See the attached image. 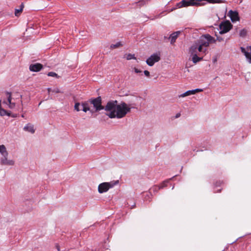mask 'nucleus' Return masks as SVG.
Segmentation results:
<instances>
[{
	"label": "nucleus",
	"mask_w": 251,
	"mask_h": 251,
	"mask_svg": "<svg viewBox=\"0 0 251 251\" xmlns=\"http://www.w3.org/2000/svg\"><path fill=\"white\" fill-rule=\"evenodd\" d=\"M104 108L105 115L110 119L123 118L130 112V107H127V104L125 102L118 104L116 100L108 101Z\"/></svg>",
	"instance_id": "nucleus-1"
},
{
	"label": "nucleus",
	"mask_w": 251,
	"mask_h": 251,
	"mask_svg": "<svg viewBox=\"0 0 251 251\" xmlns=\"http://www.w3.org/2000/svg\"><path fill=\"white\" fill-rule=\"evenodd\" d=\"M198 44L206 48L209 46L210 43H214L216 42L215 39L208 34L201 36L199 40L196 41Z\"/></svg>",
	"instance_id": "nucleus-2"
},
{
	"label": "nucleus",
	"mask_w": 251,
	"mask_h": 251,
	"mask_svg": "<svg viewBox=\"0 0 251 251\" xmlns=\"http://www.w3.org/2000/svg\"><path fill=\"white\" fill-rule=\"evenodd\" d=\"M118 180L112 181L109 182H103L98 186V192L101 194L107 192L110 188L113 187L115 185L118 184Z\"/></svg>",
	"instance_id": "nucleus-3"
},
{
	"label": "nucleus",
	"mask_w": 251,
	"mask_h": 251,
	"mask_svg": "<svg viewBox=\"0 0 251 251\" xmlns=\"http://www.w3.org/2000/svg\"><path fill=\"white\" fill-rule=\"evenodd\" d=\"M89 102L90 104H93L95 112H99L104 108V106L102 105V100L100 96L89 99Z\"/></svg>",
	"instance_id": "nucleus-4"
},
{
	"label": "nucleus",
	"mask_w": 251,
	"mask_h": 251,
	"mask_svg": "<svg viewBox=\"0 0 251 251\" xmlns=\"http://www.w3.org/2000/svg\"><path fill=\"white\" fill-rule=\"evenodd\" d=\"M201 3L197 0H182L180 2L176 3V8H180L184 7H188L190 6H199Z\"/></svg>",
	"instance_id": "nucleus-5"
},
{
	"label": "nucleus",
	"mask_w": 251,
	"mask_h": 251,
	"mask_svg": "<svg viewBox=\"0 0 251 251\" xmlns=\"http://www.w3.org/2000/svg\"><path fill=\"white\" fill-rule=\"evenodd\" d=\"M220 34H223L228 32L232 27V25L228 21L221 23L219 26Z\"/></svg>",
	"instance_id": "nucleus-6"
},
{
	"label": "nucleus",
	"mask_w": 251,
	"mask_h": 251,
	"mask_svg": "<svg viewBox=\"0 0 251 251\" xmlns=\"http://www.w3.org/2000/svg\"><path fill=\"white\" fill-rule=\"evenodd\" d=\"M160 59V55L154 53L147 59L146 63L149 66H152L155 62L159 61Z\"/></svg>",
	"instance_id": "nucleus-7"
},
{
	"label": "nucleus",
	"mask_w": 251,
	"mask_h": 251,
	"mask_svg": "<svg viewBox=\"0 0 251 251\" xmlns=\"http://www.w3.org/2000/svg\"><path fill=\"white\" fill-rule=\"evenodd\" d=\"M0 163L2 165L13 166L14 165L15 162L13 160L8 159V155H4L0 158Z\"/></svg>",
	"instance_id": "nucleus-8"
},
{
	"label": "nucleus",
	"mask_w": 251,
	"mask_h": 251,
	"mask_svg": "<svg viewBox=\"0 0 251 251\" xmlns=\"http://www.w3.org/2000/svg\"><path fill=\"white\" fill-rule=\"evenodd\" d=\"M43 68V65L40 63L31 64L29 66V70L31 72H37L40 71Z\"/></svg>",
	"instance_id": "nucleus-9"
},
{
	"label": "nucleus",
	"mask_w": 251,
	"mask_h": 251,
	"mask_svg": "<svg viewBox=\"0 0 251 251\" xmlns=\"http://www.w3.org/2000/svg\"><path fill=\"white\" fill-rule=\"evenodd\" d=\"M230 19L232 22L239 20V17L237 12L230 10L228 12Z\"/></svg>",
	"instance_id": "nucleus-10"
},
{
	"label": "nucleus",
	"mask_w": 251,
	"mask_h": 251,
	"mask_svg": "<svg viewBox=\"0 0 251 251\" xmlns=\"http://www.w3.org/2000/svg\"><path fill=\"white\" fill-rule=\"evenodd\" d=\"M89 104H90L89 100L87 101H84L81 102L82 110L83 112H87V111H90L91 112H92L89 107Z\"/></svg>",
	"instance_id": "nucleus-11"
},
{
	"label": "nucleus",
	"mask_w": 251,
	"mask_h": 251,
	"mask_svg": "<svg viewBox=\"0 0 251 251\" xmlns=\"http://www.w3.org/2000/svg\"><path fill=\"white\" fill-rule=\"evenodd\" d=\"M180 33V31H177L176 32H174V33L170 35L169 38L171 39V44H174L176 42V38H177Z\"/></svg>",
	"instance_id": "nucleus-12"
},
{
	"label": "nucleus",
	"mask_w": 251,
	"mask_h": 251,
	"mask_svg": "<svg viewBox=\"0 0 251 251\" xmlns=\"http://www.w3.org/2000/svg\"><path fill=\"white\" fill-rule=\"evenodd\" d=\"M24 130L31 133H34L35 132V129L34 128L33 125L30 123L27 124L24 127Z\"/></svg>",
	"instance_id": "nucleus-13"
},
{
	"label": "nucleus",
	"mask_w": 251,
	"mask_h": 251,
	"mask_svg": "<svg viewBox=\"0 0 251 251\" xmlns=\"http://www.w3.org/2000/svg\"><path fill=\"white\" fill-rule=\"evenodd\" d=\"M197 48L198 45H197V42H195L190 48L189 52L191 55L197 54Z\"/></svg>",
	"instance_id": "nucleus-14"
},
{
	"label": "nucleus",
	"mask_w": 251,
	"mask_h": 251,
	"mask_svg": "<svg viewBox=\"0 0 251 251\" xmlns=\"http://www.w3.org/2000/svg\"><path fill=\"white\" fill-rule=\"evenodd\" d=\"M0 152L2 155H8V153L6 151V148L4 145H2L0 146Z\"/></svg>",
	"instance_id": "nucleus-15"
},
{
	"label": "nucleus",
	"mask_w": 251,
	"mask_h": 251,
	"mask_svg": "<svg viewBox=\"0 0 251 251\" xmlns=\"http://www.w3.org/2000/svg\"><path fill=\"white\" fill-rule=\"evenodd\" d=\"M81 103H80L77 101H75L74 105V109L76 110L77 112H79L82 110L81 108Z\"/></svg>",
	"instance_id": "nucleus-16"
},
{
	"label": "nucleus",
	"mask_w": 251,
	"mask_h": 251,
	"mask_svg": "<svg viewBox=\"0 0 251 251\" xmlns=\"http://www.w3.org/2000/svg\"><path fill=\"white\" fill-rule=\"evenodd\" d=\"M192 61L194 63H196L202 59V57L198 56L197 54H193Z\"/></svg>",
	"instance_id": "nucleus-17"
},
{
	"label": "nucleus",
	"mask_w": 251,
	"mask_h": 251,
	"mask_svg": "<svg viewBox=\"0 0 251 251\" xmlns=\"http://www.w3.org/2000/svg\"><path fill=\"white\" fill-rule=\"evenodd\" d=\"M174 177H173L172 178H170V179H167L164 181H163L162 182V183L160 185H158L159 187L160 188V189H163V188L167 186V184L169 182V181L171 180V179H172Z\"/></svg>",
	"instance_id": "nucleus-18"
},
{
	"label": "nucleus",
	"mask_w": 251,
	"mask_h": 251,
	"mask_svg": "<svg viewBox=\"0 0 251 251\" xmlns=\"http://www.w3.org/2000/svg\"><path fill=\"white\" fill-rule=\"evenodd\" d=\"M194 91L192 90H188L186 91V92L182 94L179 96V97H186L191 95H194Z\"/></svg>",
	"instance_id": "nucleus-19"
},
{
	"label": "nucleus",
	"mask_w": 251,
	"mask_h": 251,
	"mask_svg": "<svg viewBox=\"0 0 251 251\" xmlns=\"http://www.w3.org/2000/svg\"><path fill=\"white\" fill-rule=\"evenodd\" d=\"M197 45H198L197 50L199 52L205 53L207 51L206 48H204L203 47L201 46V45L198 44L197 43Z\"/></svg>",
	"instance_id": "nucleus-20"
},
{
	"label": "nucleus",
	"mask_w": 251,
	"mask_h": 251,
	"mask_svg": "<svg viewBox=\"0 0 251 251\" xmlns=\"http://www.w3.org/2000/svg\"><path fill=\"white\" fill-rule=\"evenodd\" d=\"M247 34V30L245 28L241 29L239 32V36L241 37L244 38L246 36Z\"/></svg>",
	"instance_id": "nucleus-21"
},
{
	"label": "nucleus",
	"mask_w": 251,
	"mask_h": 251,
	"mask_svg": "<svg viewBox=\"0 0 251 251\" xmlns=\"http://www.w3.org/2000/svg\"><path fill=\"white\" fill-rule=\"evenodd\" d=\"M123 45L121 42H118L115 44H111L110 46L111 49H116L122 46Z\"/></svg>",
	"instance_id": "nucleus-22"
},
{
	"label": "nucleus",
	"mask_w": 251,
	"mask_h": 251,
	"mask_svg": "<svg viewBox=\"0 0 251 251\" xmlns=\"http://www.w3.org/2000/svg\"><path fill=\"white\" fill-rule=\"evenodd\" d=\"M0 115L1 116H4V115L9 116L10 114L8 113L6 110L2 108L1 107H0Z\"/></svg>",
	"instance_id": "nucleus-23"
},
{
	"label": "nucleus",
	"mask_w": 251,
	"mask_h": 251,
	"mask_svg": "<svg viewBox=\"0 0 251 251\" xmlns=\"http://www.w3.org/2000/svg\"><path fill=\"white\" fill-rule=\"evenodd\" d=\"M5 94L7 96V100H8L9 104H11V100H12L11 93L6 91Z\"/></svg>",
	"instance_id": "nucleus-24"
},
{
	"label": "nucleus",
	"mask_w": 251,
	"mask_h": 251,
	"mask_svg": "<svg viewBox=\"0 0 251 251\" xmlns=\"http://www.w3.org/2000/svg\"><path fill=\"white\" fill-rule=\"evenodd\" d=\"M160 189V188L157 185H154L152 188L150 189V191L151 192H157L158 190Z\"/></svg>",
	"instance_id": "nucleus-25"
},
{
	"label": "nucleus",
	"mask_w": 251,
	"mask_h": 251,
	"mask_svg": "<svg viewBox=\"0 0 251 251\" xmlns=\"http://www.w3.org/2000/svg\"><path fill=\"white\" fill-rule=\"evenodd\" d=\"M48 75L49 76L56 77L57 78H58L59 77L56 73L53 72H49L48 74Z\"/></svg>",
	"instance_id": "nucleus-26"
},
{
	"label": "nucleus",
	"mask_w": 251,
	"mask_h": 251,
	"mask_svg": "<svg viewBox=\"0 0 251 251\" xmlns=\"http://www.w3.org/2000/svg\"><path fill=\"white\" fill-rule=\"evenodd\" d=\"M149 0H142L141 1H139L138 2L139 5L140 6H143L144 4H146L147 3H148Z\"/></svg>",
	"instance_id": "nucleus-27"
},
{
	"label": "nucleus",
	"mask_w": 251,
	"mask_h": 251,
	"mask_svg": "<svg viewBox=\"0 0 251 251\" xmlns=\"http://www.w3.org/2000/svg\"><path fill=\"white\" fill-rule=\"evenodd\" d=\"M127 60H131L132 59H135V57L134 56V54L129 53L126 56Z\"/></svg>",
	"instance_id": "nucleus-28"
},
{
	"label": "nucleus",
	"mask_w": 251,
	"mask_h": 251,
	"mask_svg": "<svg viewBox=\"0 0 251 251\" xmlns=\"http://www.w3.org/2000/svg\"><path fill=\"white\" fill-rule=\"evenodd\" d=\"M249 63H251V54L249 52L246 53L245 55Z\"/></svg>",
	"instance_id": "nucleus-29"
},
{
	"label": "nucleus",
	"mask_w": 251,
	"mask_h": 251,
	"mask_svg": "<svg viewBox=\"0 0 251 251\" xmlns=\"http://www.w3.org/2000/svg\"><path fill=\"white\" fill-rule=\"evenodd\" d=\"M22 11V9H16L15 11V15L16 16H18L19 14Z\"/></svg>",
	"instance_id": "nucleus-30"
},
{
	"label": "nucleus",
	"mask_w": 251,
	"mask_h": 251,
	"mask_svg": "<svg viewBox=\"0 0 251 251\" xmlns=\"http://www.w3.org/2000/svg\"><path fill=\"white\" fill-rule=\"evenodd\" d=\"M133 70L134 71V72L136 74H139V73H141L142 72V71L141 70L136 68V67H134L133 68Z\"/></svg>",
	"instance_id": "nucleus-31"
},
{
	"label": "nucleus",
	"mask_w": 251,
	"mask_h": 251,
	"mask_svg": "<svg viewBox=\"0 0 251 251\" xmlns=\"http://www.w3.org/2000/svg\"><path fill=\"white\" fill-rule=\"evenodd\" d=\"M193 91H193L194 92V94H195L196 93L200 92L203 91V90L201 89L197 88V89L193 90Z\"/></svg>",
	"instance_id": "nucleus-32"
},
{
	"label": "nucleus",
	"mask_w": 251,
	"mask_h": 251,
	"mask_svg": "<svg viewBox=\"0 0 251 251\" xmlns=\"http://www.w3.org/2000/svg\"><path fill=\"white\" fill-rule=\"evenodd\" d=\"M144 73L145 75L146 76H147V77H149V76H150V72H149L148 71H147V70H145V71H144Z\"/></svg>",
	"instance_id": "nucleus-33"
},
{
	"label": "nucleus",
	"mask_w": 251,
	"mask_h": 251,
	"mask_svg": "<svg viewBox=\"0 0 251 251\" xmlns=\"http://www.w3.org/2000/svg\"><path fill=\"white\" fill-rule=\"evenodd\" d=\"M240 50H241V52L242 53H243L244 54V55L246 54V53L248 52L247 51H246L245 49L242 47L240 48Z\"/></svg>",
	"instance_id": "nucleus-34"
},
{
	"label": "nucleus",
	"mask_w": 251,
	"mask_h": 251,
	"mask_svg": "<svg viewBox=\"0 0 251 251\" xmlns=\"http://www.w3.org/2000/svg\"><path fill=\"white\" fill-rule=\"evenodd\" d=\"M215 40L216 41L217 40V41H218L219 42H221V41H223L224 40V39L222 37L217 36V39Z\"/></svg>",
	"instance_id": "nucleus-35"
},
{
	"label": "nucleus",
	"mask_w": 251,
	"mask_h": 251,
	"mask_svg": "<svg viewBox=\"0 0 251 251\" xmlns=\"http://www.w3.org/2000/svg\"><path fill=\"white\" fill-rule=\"evenodd\" d=\"M52 92L55 93H58L60 92V90L58 88L53 89Z\"/></svg>",
	"instance_id": "nucleus-36"
},
{
	"label": "nucleus",
	"mask_w": 251,
	"mask_h": 251,
	"mask_svg": "<svg viewBox=\"0 0 251 251\" xmlns=\"http://www.w3.org/2000/svg\"><path fill=\"white\" fill-rule=\"evenodd\" d=\"M134 104H127V107H130V109L131 108H135V107L134 106Z\"/></svg>",
	"instance_id": "nucleus-37"
},
{
	"label": "nucleus",
	"mask_w": 251,
	"mask_h": 251,
	"mask_svg": "<svg viewBox=\"0 0 251 251\" xmlns=\"http://www.w3.org/2000/svg\"><path fill=\"white\" fill-rule=\"evenodd\" d=\"M15 105V103H12L11 102V104H9V107L10 108H13Z\"/></svg>",
	"instance_id": "nucleus-38"
},
{
	"label": "nucleus",
	"mask_w": 251,
	"mask_h": 251,
	"mask_svg": "<svg viewBox=\"0 0 251 251\" xmlns=\"http://www.w3.org/2000/svg\"><path fill=\"white\" fill-rule=\"evenodd\" d=\"M180 116V114L179 113H177L175 116L176 118H178Z\"/></svg>",
	"instance_id": "nucleus-39"
},
{
	"label": "nucleus",
	"mask_w": 251,
	"mask_h": 251,
	"mask_svg": "<svg viewBox=\"0 0 251 251\" xmlns=\"http://www.w3.org/2000/svg\"><path fill=\"white\" fill-rule=\"evenodd\" d=\"M24 7V5L23 3H22L21 5H20V9H22L23 10Z\"/></svg>",
	"instance_id": "nucleus-40"
},
{
	"label": "nucleus",
	"mask_w": 251,
	"mask_h": 251,
	"mask_svg": "<svg viewBox=\"0 0 251 251\" xmlns=\"http://www.w3.org/2000/svg\"><path fill=\"white\" fill-rule=\"evenodd\" d=\"M56 249L58 250V251H60V247H59V245H56Z\"/></svg>",
	"instance_id": "nucleus-41"
},
{
	"label": "nucleus",
	"mask_w": 251,
	"mask_h": 251,
	"mask_svg": "<svg viewBox=\"0 0 251 251\" xmlns=\"http://www.w3.org/2000/svg\"><path fill=\"white\" fill-rule=\"evenodd\" d=\"M48 92L50 93V92L52 91V90H51V89L50 88H48Z\"/></svg>",
	"instance_id": "nucleus-42"
},
{
	"label": "nucleus",
	"mask_w": 251,
	"mask_h": 251,
	"mask_svg": "<svg viewBox=\"0 0 251 251\" xmlns=\"http://www.w3.org/2000/svg\"><path fill=\"white\" fill-rule=\"evenodd\" d=\"M248 49H249V50H251V45L249 47H248Z\"/></svg>",
	"instance_id": "nucleus-43"
},
{
	"label": "nucleus",
	"mask_w": 251,
	"mask_h": 251,
	"mask_svg": "<svg viewBox=\"0 0 251 251\" xmlns=\"http://www.w3.org/2000/svg\"><path fill=\"white\" fill-rule=\"evenodd\" d=\"M0 107H1V100H0Z\"/></svg>",
	"instance_id": "nucleus-44"
},
{
	"label": "nucleus",
	"mask_w": 251,
	"mask_h": 251,
	"mask_svg": "<svg viewBox=\"0 0 251 251\" xmlns=\"http://www.w3.org/2000/svg\"><path fill=\"white\" fill-rule=\"evenodd\" d=\"M218 192H221V190H219L218 191H217Z\"/></svg>",
	"instance_id": "nucleus-45"
},
{
	"label": "nucleus",
	"mask_w": 251,
	"mask_h": 251,
	"mask_svg": "<svg viewBox=\"0 0 251 251\" xmlns=\"http://www.w3.org/2000/svg\"><path fill=\"white\" fill-rule=\"evenodd\" d=\"M22 117H23V118H24V115H22Z\"/></svg>",
	"instance_id": "nucleus-46"
},
{
	"label": "nucleus",
	"mask_w": 251,
	"mask_h": 251,
	"mask_svg": "<svg viewBox=\"0 0 251 251\" xmlns=\"http://www.w3.org/2000/svg\"><path fill=\"white\" fill-rule=\"evenodd\" d=\"M21 104H22L23 101L22 100L21 101Z\"/></svg>",
	"instance_id": "nucleus-47"
}]
</instances>
